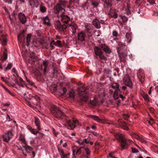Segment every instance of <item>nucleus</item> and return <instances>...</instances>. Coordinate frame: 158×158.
I'll use <instances>...</instances> for the list:
<instances>
[{
  "instance_id": "nucleus-11",
  "label": "nucleus",
  "mask_w": 158,
  "mask_h": 158,
  "mask_svg": "<svg viewBox=\"0 0 158 158\" xmlns=\"http://www.w3.org/2000/svg\"><path fill=\"white\" fill-rule=\"evenodd\" d=\"M137 77L142 84H143L144 80L145 75L144 73L139 70L137 73Z\"/></svg>"
},
{
  "instance_id": "nucleus-18",
  "label": "nucleus",
  "mask_w": 158,
  "mask_h": 158,
  "mask_svg": "<svg viewBox=\"0 0 158 158\" xmlns=\"http://www.w3.org/2000/svg\"><path fill=\"white\" fill-rule=\"evenodd\" d=\"M87 32L91 35L93 31V26L91 24L87 23L85 25Z\"/></svg>"
},
{
  "instance_id": "nucleus-61",
  "label": "nucleus",
  "mask_w": 158,
  "mask_h": 158,
  "mask_svg": "<svg viewBox=\"0 0 158 158\" xmlns=\"http://www.w3.org/2000/svg\"><path fill=\"white\" fill-rule=\"evenodd\" d=\"M132 151L133 153H137L139 152L138 149L135 148H132Z\"/></svg>"
},
{
  "instance_id": "nucleus-39",
  "label": "nucleus",
  "mask_w": 158,
  "mask_h": 158,
  "mask_svg": "<svg viewBox=\"0 0 158 158\" xmlns=\"http://www.w3.org/2000/svg\"><path fill=\"white\" fill-rule=\"evenodd\" d=\"M15 83L21 86L22 87H23L24 86V83L20 82L17 80H15Z\"/></svg>"
},
{
  "instance_id": "nucleus-16",
  "label": "nucleus",
  "mask_w": 158,
  "mask_h": 158,
  "mask_svg": "<svg viewBox=\"0 0 158 158\" xmlns=\"http://www.w3.org/2000/svg\"><path fill=\"white\" fill-rule=\"evenodd\" d=\"M93 23L94 26L97 28L99 29L101 27L99 21L96 17L93 21Z\"/></svg>"
},
{
  "instance_id": "nucleus-60",
  "label": "nucleus",
  "mask_w": 158,
  "mask_h": 158,
  "mask_svg": "<svg viewBox=\"0 0 158 158\" xmlns=\"http://www.w3.org/2000/svg\"><path fill=\"white\" fill-rule=\"evenodd\" d=\"M112 35L113 36L116 37L118 35V34L117 31H114L113 32Z\"/></svg>"
},
{
  "instance_id": "nucleus-42",
  "label": "nucleus",
  "mask_w": 158,
  "mask_h": 158,
  "mask_svg": "<svg viewBox=\"0 0 158 158\" xmlns=\"http://www.w3.org/2000/svg\"><path fill=\"white\" fill-rule=\"evenodd\" d=\"M40 10L42 13H44L46 11V9L45 7L40 6Z\"/></svg>"
},
{
  "instance_id": "nucleus-22",
  "label": "nucleus",
  "mask_w": 158,
  "mask_h": 158,
  "mask_svg": "<svg viewBox=\"0 0 158 158\" xmlns=\"http://www.w3.org/2000/svg\"><path fill=\"white\" fill-rule=\"evenodd\" d=\"M32 98L35 99L37 102V103L36 102H34V105H35L37 106L40 107V97L38 95H36L35 96L32 97Z\"/></svg>"
},
{
  "instance_id": "nucleus-47",
  "label": "nucleus",
  "mask_w": 158,
  "mask_h": 158,
  "mask_svg": "<svg viewBox=\"0 0 158 158\" xmlns=\"http://www.w3.org/2000/svg\"><path fill=\"white\" fill-rule=\"evenodd\" d=\"M29 57L32 59H34L35 57V54L34 52H31L30 54Z\"/></svg>"
},
{
  "instance_id": "nucleus-52",
  "label": "nucleus",
  "mask_w": 158,
  "mask_h": 158,
  "mask_svg": "<svg viewBox=\"0 0 158 158\" xmlns=\"http://www.w3.org/2000/svg\"><path fill=\"white\" fill-rule=\"evenodd\" d=\"M115 152H114V153ZM109 156L111 157V158H117V157H115L114 156V152H112L109 153Z\"/></svg>"
},
{
  "instance_id": "nucleus-45",
  "label": "nucleus",
  "mask_w": 158,
  "mask_h": 158,
  "mask_svg": "<svg viewBox=\"0 0 158 158\" xmlns=\"http://www.w3.org/2000/svg\"><path fill=\"white\" fill-rule=\"evenodd\" d=\"M48 62L47 61L45 60L43 62V65L44 66V68H47V67L48 64Z\"/></svg>"
},
{
  "instance_id": "nucleus-26",
  "label": "nucleus",
  "mask_w": 158,
  "mask_h": 158,
  "mask_svg": "<svg viewBox=\"0 0 158 158\" xmlns=\"http://www.w3.org/2000/svg\"><path fill=\"white\" fill-rule=\"evenodd\" d=\"M89 117L94 119V120L99 123H102V120L100 119L99 117L95 115H90Z\"/></svg>"
},
{
  "instance_id": "nucleus-53",
  "label": "nucleus",
  "mask_w": 158,
  "mask_h": 158,
  "mask_svg": "<svg viewBox=\"0 0 158 158\" xmlns=\"http://www.w3.org/2000/svg\"><path fill=\"white\" fill-rule=\"evenodd\" d=\"M69 2L70 4H72L75 3H77L79 0H69Z\"/></svg>"
},
{
  "instance_id": "nucleus-37",
  "label": "nucleus",
  "mask_w": 158,
  "mask_h": 158,
  "mask_svg": "<svg viewBox=\"0 0 158 158\" xmlns=\"http://www.w3.org/2000/svg\"><path fill=\"white\" fill-rule=\"evenodd\" d=\"M30 132L32 133L34 135H36L38 133L40 134H43L42 133L37 131L36 129H33Z\"/></svg>"
},
{
  "instance_id": "nucleus-9",
  "label": "nucleus",
  "mask_w": 158,
  "mask_h": 158,
  "mask_svg": "<svg viewBox=\"0 0 158 158\" xmlns=\"http://www.w3.org/2000/svg\"><path fill=\"white\" fill-rule=\"evenodd\" d=\"M124 85L129 87L132 86V82L128 74H126L123 79Z\"/></svg>"
},
{
  "instance_id": "nucleus-12",
  "label": "nucleus",
  "mask_w": 158,
  "mask_h": 158,
  "mask_svg": "<svg viewBox=\"0 0 158 158\" xmlns=\"http://www.w3.org/2000/svg\"><path fill=\"white\" fill-rule=\"evenodd\" d=\"M18 17L20 22L23 24H24L26 22V19L24 14L20 13L18 14Z\"/></svg>"
},
{
  "instance_id": "nucleus-64",
  "label": "nucleus",
  "mask_w": 158,
  "mask_h": 158,
  "mask_svg": "<svg viewBox=\"0 0 158 158\" xmlns=\"http://www.w3.org/2000/svg\"><path fill=\"white\" fill-rule=\"evenodd\" d=\"M69 155V154H63L61 156V157L62 158H68L67 157V156Z\"/></svg>"
},
{
  "instance_id": "nucleus-40",
  "label": "nucleus",
  "mask_w": 158,
  "mask_h": 158,
  "mask_svg": "<svg viewBox=\"0 0 158 158\" xmlns=\"http://www.w3.org/2000/svg\"><path fill=\"white\" fill-rule=\"evenodd\" d=\"M24 148L25 150L27 152L28 150L29 151H31L33 150V149L29 146L26 145L25 146H24Z\"/></svg>"
},
{
  "instance_id": "nucleus-63",
  "label": "nucleus",
  "mask_w": 158,
  "mask_h": 158,
  "mask_svg": "<svg viewBox=\"0 0 158 158\" xmlns=\"http://www.w3.org/2000/svg\"><path fill=\"white\" fill-rule=\"evenodd\" d=\"M152 15L154 16H158V12L157 11H154L153 12Z\"/></svg>"
},
{
  "instance_id": "nucleus-46",
  "label": "nucleus",
  "mask_w": 158,
  "mask_h": 158,
  "mask_svg": "<svg viewBox=\"0 0 158 158\" xmlns=\"http://www.w3.org/2000/svg\"><path fill=\"white\" fill-rule=\"evenodd\" d=\"M129 116L128 114H124L123 115V118L125 120H127L129 118Z\"/></svg>"
},
{
  "instance_id": "nucleus-7",
  "label": "nucleus",
  "mask_w": 158,
  "mask_h": 158,
  "mask_svg": "<svg viewBox=\"0 0 158 158\" xmlns=\"http://www.w3.org/2000/svg\"><path fill=\"white\" fill-rule=\"evenodd\" d=\"M94 50L95 55L98 56L100 59L104 60H106V58L102 54V52L99 48L96 47L94 48Z\"/></svg>"
},
{
  "instance_id": "nucleus-59",
  "label": "nucleus",
  "mask_w": 158,
  "mask_h": 158,
  "mask_svg": "<svg viewBox=\"0 0 158 158\" xmlns=\"http://www.w3.org/2000/svg\"><path fill=\"white\" fill-rule=\"evenodd\" d=\"M127 56V55L126 54L123 53L120 54V55H119V56L120 58L123 57V58H125Z\"/></svg>"
},
{
  "instance_id": "nucleus-36",
  "label": "nucleus",
  "mask_w": 158,
  "mask_h": 158,
  "mask_svg": "<svg viewBox=\"0 0 158 158\" xmlns=\"http://www.w3.org/2000/svg\"><path fill=\"white\" fill-rule=\"evenodd\" d=\"M31 36V34H28L27 35V46H28L29 42L30 41Z\"/></svg>"
},
{
  "instance_id": "nucleus-13",
  "label": "nucleus",
  "mask_w": 158,
  "mask_h": 158,
  "mask_svg": "<svg viewBox=\"0 0 158 158\" xmlns=\"http://www.w3.org/2000/svg\"><path fill=\"white\" fill-rule=\"evenodd\" d=\"M30 5L31 7L33 8L38 7L39 4L38 0H30Z\"/></svg>"
},
{
  "instance_id": "nucleus-17",
  "label": "nucleus",
  "mask_w": 158,
  "mask_h": 158,
  "mask_svg": "<svg viewBox=\"0 0 158 158\" xmlns=\"http://www.w3.org/2000/svg\"><path fill=\"white\" fill-rule=\"evenodd\" d=\"M118 124L119 126L122 128H123L124 129L128 130L129 129L127 124L123 121H119Z\"/></svg>"
},
{
  "instance_id": "nucleus-55",
  "label": "nucleus",
  "mask_w": 158,
  "mask_h": 158,
  "mask_svg": "<svg viewBox=\"0 0 158 158\" xmlns=\"http://www.w3.org/2000/svg\"><path fill=\"white\" fill-rule=\"evenodd\" d=\"M141 0H135V3L138 6L140 5Z\"/></svg>"
},
{
  "instance_id": "nucleus-21",
  "label": "nucleus",
  "mask_w": 158,
  "mask_h": 158,
  "mask_svg": "<svg viewBox=\"0 0 158 158\" xmlns=\"http://www.w3.org/2000/svg\"><path fill=\"white\" fill-rule=\"evenodd\" d=\"M120 94L119 89H115L113 95L114 98L116 100L118 99L119 97Z\"/></svg>"
},
{
  "instance_id": "nucleus-35",
  "label": "nucleus",
  "mask_w": 158,
  "mask_h": 158,
  "mask_svg": "<svg viewBox=\"0 0 158 158\" xmlns=\"http://www.w3.org/2000/svg\"><path fill=\"white\" fill-rule=\"evenodd\" d=\"M111 87L112 88L115 89H119V85L117 83H113L111 85Z\"/></svg>"
},
{
  "instance_id": "nucleus-15",
  "label": "nucleus",
  "mask_w": 158,
  "mask_h": 158,
  "mask_svg": "<svg viewBox=\"0 0 158 158\" xmlns=\"http://www.w3.org/2000/svg\"><path fill=\"white\" fill-rule=\"evenodd\" d=\"M69 29L72 31L73 34H74L76 32V30L77 27V25L74 23L72 24H69L68 26Z\"/></svg>"
},
{
  "instance_id": "nucleus-10",
  "label": "nucleus",
  "mask_w": 158,
  "mask_h": 158,
  "mask_svg": "<svg viewBox=\"0 0 158 158\" xmlns=\"http://www.w3.org/2000/svg\"><path fill=\"white\" fill-rule=\"evenodd\" d=\"M12 136V131H8L7 133L2 135L3 138V141L6 142H8Z\"/></svg>"
},
{
  "instance_id": "nucleus-44",
  "label": "nucleus",
  "mask_w": 158,
  "mask_h": 158,
  "mask_svg": "<svg viewBox=\"0 0 158 158\" xmlns=\"http://www.w3.org/2000/svg\"><path fill=\"white\" fill-rule=\"evenodd\" d=\"M99 3L97 2H93L91 3V6H92L94 8L97 7Z\"/></svg>"
},
{
  "instance_id": "nucleus-57",
  "label": "nucleus",
  "mask_w": 158,
  "mask_h": 158,
  "mask_svg": "<svg viewBox=\"0 0 158 158\" xmlns=\"http://www.w3.org/2000/svg\"><path fill=\"white\" fill-rule=\"evenodd\" d=\"M77 143L80 144V145H84V143L82 141V139L79 140L77 141Z\"/></svg>"
},
{
  "instance_id": "nucleus-32",
  "label": "nucleus",
  "mask_w": 158,
  "mask_h": 158,
  "mask_svg": "<svg viewBox=\"0 0 158 158\" xmlns=\"http://www.w3.org/2000/svg\"><path fill=\"white\" fill-rule=\"evenodd\" d=\"M103 72L104 74L109 75L111 72V71L109 68H105L104 69Z\"/></svg>"
},
{
  "instance_id": "nucleus-54",
  "label": "nucleus",
  "mask_w": 158,
  "mask_h": 158,
  "mask_svg": "<svg viewBox=\"0 0 158 158\" xmlns=\"http://www.w3.org/2000/svg\"><path fill=\"white\" fill-rule=\"evenodd\" d=\"M147 1L149 2L150 5H153L154 4H155L154 0H147Z\"/></svg>"
},
{
  "instance_id": "nucleus-4",
  "label": "nucleus",
  "mask_w": 158,
  "mask_h": 158,
  "mask_svg": "<svg viewBox=\"0 0 158 158\" xmlns=\"http://www.w3.org/2000/svg\"><path fill=\"white\" fill-rule=\"evenodd\" d=\"M117 140H119V142H120L122 149L123 150L127 148L128 144L127 140L124 137V135L122 134L117 135L116 136Z\"/></svg>"
},
{
  "instance_id": "nucleus-3",
  "label": "nucleus",
  "mask_w": 158,
  "mask_h": 158,
  "mask_svg": "<svg viewBox=\"0 0 158 158\" xmlns=\"http://www.w3.org/2000/svg\"><path fill=\"white\" fill-rule=\"evenodd\" d=\"M79 94L81 96V100L86 102L88 98V94L86 92V88L82 86L78 88Z\"/></svg>"
},
{
  "instance_id": "nucleus-29",
  "label": "nucleus",
  "mask_w": 158,
  "mask_h": 158,
  "mask_svg": "<svg viewBox=\"0 0 158 158\" xmlns=\"http://www.w3.org/2000/svg\"><path fill=\"white\" fill-rule=\"evenodd\" d=\"M126 38L127 40V41L128 43H129L131 42V34L130 33H127L126 35Z\"/></svg>"
},
{
  "instance_id": "nucleus-5",
  "label": "nucleus",
  "mask_w": 158,
  "mask_h": 158,
  "mask_svg": "<svg viewBox=\"0 0 158 158\" xmlns=\"http://www.w3.org/2000/svg\"><path fill=\"white\" fill-rule=\"evenodd\" d=\"M67 2L64 0H59V3L57 4L56 6L54 8L55 12L56 13L61 10L62 9H64V7H66Z\"/></svg>"
},
{
  "instance_id": "nucleus-31",
  "label": "nucleus",
  "mask_w": 158,
  "mask_h": 158,
  "mask_svg": "<svg viewBox=\"0 0 158 158\" xmlns=\"http://www.w3.org/2000/svg\"><path fill=\"white\" fill-rule=\"evenodd\" d=\"M90 103L94 106L97 105L98 104V102L96 98H94L93 100H90Z\"/></svg>"
},
{
  "instance_id": "nucleus-14",
  "label": "nucleus",
  "mask_w": 158,
  "mask_h": 158,
  "mask_svg": "<svg viewBox=\"0 0 158 158\" xmlns=\"http://www.w3.org/2000/svg\"><path fill=\"white\" fill-rule=\"evenodd\" d=\"M24 34L25 31H23L22 32L18 35V40L19 42L23 43L24 42Z\"/></svg>"
},
{
  "instance_id": "nucleus-48",
  "label": "nucleus",
  "mask_w": 158,
  "mask_h": 158,
  "mask_svg": "<svg viewBox=\"0 0 158 158\" xmlns=\"http://www.w3.org/2000/svg\"><path fill=\"white\" fill-rule=\"evenodd\" d=\"M119 16L121 18L123 22H125L127 20V19L126 17L120 15Z\"/></svg>"
},
{
  "instance_id": "nucleus-41",
  "label": "nucleus",
  "mask_w": 158,
  "mask_h": 158,
  "mask_svg": "<svg viewBox=\"0 0 158 158\" xmlns=\"http://www.w3.org/2000/svg\"><path fill=\"white\" fill-rule=\"evenodd\" d=\"M83 148H84V147H81L79 148L78 149L77 151L76 152V154L78 155L80 154L81 152V149H83Z\"/></svg>"
},
{
  "instance_id": "nucleus-23",
  "label": "nucleus",
  "mask_w": 158,
  "mask_h": 158,
  "mask_svg": "<svg viewBox=\"0 0 158 158\" xmlns=\"http://www.w3.org/2000/svg\"><path fill=\"white\" fill-rule=\"evenodd\" d=\"M35 120L34 121V122L35 124L36 125V126L37 127V128L39 130H40L41 127L40 125V121L39 118L36 117H35Z\"/></svg>"
},
{
  "instance_id": "nucleus-34",
  "label": "nucleus",
  "mask_w": 158,
  "mask_h": 158,
  "mask_svg": "<svg viewBox=\"0 0 158 158\" xmlns=\"http://www.w3.org/2000/svg\"><path fill=\"white\" fill-rule=\"evenodd\" d=\"M7 50H5L4 52L3 55L2 57L1 58L2 60H6L7 59Z\"/></svg>"
},
{
  "instance_id": "nucleus-49",
  "label": "nucleus",
  "mask_w": 158,
  "mask_h": 158,
  "mask_svg": "<svg viewBox=\"0 0 158 158\" xmlns=\"http://www.w3.org/2000/svg\"><path fill=\"white\" fill-rule=\"evenodd\" d=\"M54 45H55L56 46H57V45L54 42V41L52 40L50 43V46L52 48L51 49V50H52L53 48V47Z\"/></svg>"
},
{
  "instance_id": "nucleus-2",
  "label": "nucleus",
  "mask_w": 158,
  "mask_h": 158,
  "mask_svg": "<svg viewBox=\"0 0 158 158\" xmlns=\"http://www.w3.org/2000/svg\"><path fill=\"white\" fill-rule=\"evenodd\" d=\"M51 114L57 118H61L63 116V112L56 106L52 105L51 109Z\"/></svg>"
},
{
  "instance_id": "nucleus-1",
  "label": "nucleus",
  "mask_w": 158,
  "mask_h": 158,
  "mask_svg": "<svg viewBox=\"0 0 158 158\" xmlns=\"http://www.w3.org/2000/svg\"><path fill=\"white\" fill-rule=\"evenodd\" d=\"M65 11L64 9H62L61 10L57 12V17L59 19L61 20L63 23H66L68 25L70 21V18L68 16L65 15Z\"/></svg>"
},
{
  "instance_id": "nucleus-51",
  "label": "nucleus",
  "mask_w": 158,
  "mask_h": 158,
  "mask_svg": "<svg viewBox=\"0 0 158 158\" xmlns=\"http://www.w3.org/2000/svg\"><path fill=\"white\" fill-rule=\"evenodd\" d=\"M12 66V64L11 63L8 64L6 68L5 71H7V70L10 69L11 68Z\"/></svg>"
},
{
  "instance_id": "nucleus-33",
  "label": "nucleus",
  "mask_w": 158,
  "mask_h": 158,
  "mask_svg": "<svg viewBox=\"0 0 158 158\" xmlns=\"http://www.w3.org/2000/svg\"><path fill=\"white\" fill-rule=\"evenodd\" d=\"M104 1V2L107 5L108 7H110L111 6V0H103Z\"/></svg>"
},
{
  "instance_id": "nucleus-30",
  "label": "nucleus",
  "mask_w": 158,
  "mask_h": 158,
  "mask_svg": "<svg viewBox=\"0 0 158 158\" xmlns=\"http://www.w3.org/2000/svg\"><path fill=\"white\" fill-rule=\"evenodd\" d=\"M83 149H84L86 154V155L85 156V157L87 158H88L89 156L90 155V151L89 149L88 148H85L84 147V148H83Z\"/></svg>"
},
{
  "instance_id": "nucleus-38",
  "label": "nucleus",
  "mask_w": 158,
  "mask_h": 158,
  "mask_svg": "<svg viewBox=\"0 0 158 158\" xmlns=\"http://www.w3.org/2000/svg\"><path fill=\"white\" fill-rule=\"evenodd\" d=\"M118 46L119 47L118 48V51L122 48H123L124 47V45L121 42L118 43Z\"/></svg>"
},
{
  "instance_id": "nucleus-56",
  "label": "nucleus",
  "mask_w": 158,
  "mask_h": 158,
  "mask_svg": "<svg viewBox=\"0 0 158 158\" xmlns=\"http://www.w3.org/2000/svg\"><path fill=\"white\" fill-rule=\"evenodd\" d=\"M106 124H113V125H115L116 124L114 123L112 121H107L106 122Z\"/></svg>"
},
{
  "instance_id": "nucleus-62",
  "label": "nucleus",
  "mask_w": 158,
  "mask_h": 158,
  "mask_svg": "<svg viewBox=\"0 0 158 158\" xmlns=\"http://www.w3.org/2000/svg\"><path fill=\"white\" fill-rule=\"evenodd\" d=\"M82 141H83L84 143H85L86 144L89 143V141H88L87 139H82Z\"/></svg>"
},
{
  "instance_id": "nucleus-58",
  "label": "nucleus",
  "mask_w": 158,
  "mask_h": 158,
  "mask_svg": "<svg viewBox=\"0 0 158 158\" xmlns=\"http://www.w3.org/2000/svg\"><path fill=\"white\" fill-rule=\"evenodd\" d=\"M58 151H59V152L60 153V156H61L62 155H63L64 154V152L62 149H58Z\"/></svg>"
},
{
  "instance_id": "nucleus-24",
  "label": "nucleus",
  "mask_w": 158,
  "mask_h": 158,
  "mask_svg": "<svg viewBox=\"0 0 158 158\" xmlns=\"http://www.w3.org/2000/svg\"><path fill=\"white\" fill-rule=\"evenodd\" d=\"M102 49L107 53H110V51L108 47L104 45H102L101 46Z\"/></svg>"
},
{
  "instance_id": "nucleus-8",
  "label": "nucleus",
  "mask_w": 158,
  "mask_h": 158,
  "mask_svg": "<svg viewBox=\"0 0 158 158\" xmlns=\"http://www.w3.org/2000/svg\"><path fill=\"white\" fill-rule=\"evenodd\" d=\"M77 121V120H73V122L69 120H67L65 126L68 127V128L69 129L73 130L75 127V123Z\"/></svg>"
},
{
  "instance_id": "nucleus-6",
  "label": "nucleus",
  "mask_w": 158,
  "mask_h": 158,
  "mask_svg": "<svg viewBox=\"0 0 158 158\" xmlns=\"http://www.w3.org/2000/svg\"><path fill=\"white\" fill-rule=\"evenodd\" d=\"M55 28L60 32L64 31L68 27L67 24H62L59 21L56 22L55 25Z\"/></svg>"
},
{
  "instance_id": "nucleus-19",
  "label": "nucleus",
  "mask_w": 158,
  "mask_h": 158,
  "mask_svg": "<svg viewBox=\"0 0 158 158\" xmlns=\"http://www.w3.org/2000/svg\"><path fill=\"white\" fill-rule=\"evenodd\" d=\"M85 34L81 31L78 35V39L80 41H83L85 40Z\"/></svg>"
},
{
  "instance_id": "nucleus-28",
  "label": "nucleus",
  "mask_w": 158,
  "mask_h": 158,
  "mask_svg": "<svg viewBox=\"0 0 158 158\" xmlns=\"http://www.w3.org/2000/svg\"><path fill=\"white\" fill-rule=\"evenodd\" d=\"M2 40L1 42L2 45H6V44L7 40L6 39V36H3L2 37H0V40Z\"/></svg>"
},
{
  "instance_id": "nucleus-25",
  "label": "nucleus",
  "mask_w": 158,
  "mask_h": 158,
  "mask_svg": "<svg viewBox=\"0 0 158 158\" xmlns=\"http://www.w3.org/2000/svg\"><path fill=\"white\" fill-rule=\"evenodd\" d=\"M43 23L45 25H49L50 24V21L49 18L47 16L44 17L43 19Z\"/></svg>"
},
{
  "instance_id": "nucleus-20",
  "label": "nucleus",
  "mask_w": 158,
  "mask_h": 158,
  "mask_svg": "<svg viewBox=\"0 0 158 158\" xmlns=\"http://www.w3.org/2000/svg\"><path fill=\"white\" fill-rule=\"evenodd\" d=\"M109 14L114 19H116L118 17V15L116 12L115 10L114 9H110Z\"/></svg>"
},
{
  "instance_id": "nucleus-27",
  "label": "nucleus",
  "mask_w": 158,
  "mask_h": 158,
  "mask_svg": "<svg viewBox=\"0 0 158 158\" xmlns=\"http://www.w3.org/2000/svg\"><path fill=\"white\" fill-rule=\"evenodd\" d=\"M134 137L137 140H139V141L143 143H146V141L144 140L142 138L140 137L139 136L137 135H135L134 136Z\"/></svg>"
},
{
  "instance_id": "nucleus-43",
  "label": "nucleus",
  "mask_w": 158,
  "mask_h": 158,
  "mask_svg": "<svg viewBox=\"0 0 158 158\" xmlns=\"http://www.w3.org/2000/svg\"><path fill=\"white\" fill-rule=\"evenodd\" d=\"M69 95L70 97L73 98L74 97V92L73 91L70 92Z\"/></svg>"
},
{
  "instance_id": "nucleus-50",
  "label": "nucleus",
  "mask_w": 158,
  "mask_h": 158,
  "mask_svg": "<svg viewBox=\"0 0 158 158\" xmlns=\"http://www.w3.org/2000/svg\"><path fill=\"white\" fill-rule=\"evenodd\" d=\"M51 89H53V92L55 91L56 90V85L54 84L53 86H51Z\"/></svg>"
}]
</instances>
